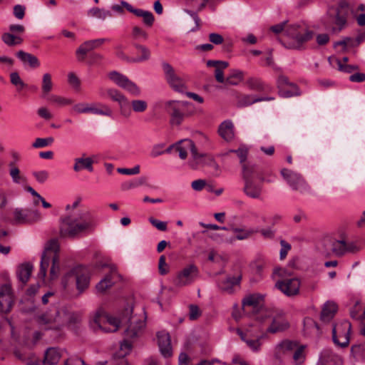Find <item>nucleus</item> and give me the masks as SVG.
Wrapping results in <instances>:
<instances>
[{"instance_id": "f257e3e1", "label": "nucleus", "mask_w": 365, "mask_h": 365, "mask_svg": "<svg viewBox=\"0 0 365 365\" xmlns=\"http://www.w3.org/2000/svg\"><path fill=\"white\" fill-rule=\"evenodd\" d=\"M91 273L88 268L77 266L66 273L61 279V285L65 294L77 298L89 287Z\"/></svg>"}, {"instance_id": "f03ea898", "label": "nucleus", "mask_w": 365, "mask_h": 365, "mask_svg": "<svg viewBox=\"0 0 365 365\" xmlns=\"http://www.w3.org/2000/svg\"><path fill=\"white\" fill-rule=\"evenodd\" d=\"M96 221L88 211H83L75 217L64 218L61 224L60 233L63 237H73L81 232L93 229Z\"/></svg>"}, {"instance_id": "7ed1b4c3", "label": "nucleus", "mask_w": 365, "mask_h": 365, "mask_svg": "<svg viewBox=\"0 0 365 365\" xmlns=\"http://www.w3.org/2000/svg\"><path fill=\"white\" fill-rule=\"evenodd\" d=\"M285 36L289 38L282 45L288 49L302 50L304 45L313 38L314 32L304 24H292L285 29Z\"/></svg>"}, {"instance_id": "20e7f679", "label": "nucleus", "mask_w": 365, "mask_h": 365, "mask_svg": "<svg viewBox=\"0 0 365 365\" xmlns=\"http://www.w3.org/2000/svg\"><path fill=\"white\" fill-rule=\"evenodd\" d=\"M58 251L59 245L56 240H51L46 244L41 255L39 277L44 279L51 262H52L50 270L51 277L55 279L58 277L60 271Z\"/></svg>"}, {"instance_id": "39448f33", "label": "nucleus", "mask_w": 365, "mask_h": 365, "mask_svg": "<svg viewBox=\"0 0 365 365\" xmlns=\"http://www.w3.org/2000/svg\"><path fill=\"white\" fill-rule=\"evenodd\" d=\"M176 145L180 159H186L188 152L191 153L192 159L189 162V165L192 169H197L199 165L204 163V159L207 155L197 152V149L192 140L188 138L180 140L176 143Z\"/></svg>"}, {"instance_id": "423d86ee", "label": "nucleus", "mask_w": 365, "mask_h": 365, "mask_svg": "<svg viewBox=\"0 0 365 365\" xmlns=\"http://www.w3.org/2000/svg\"><path fill=\"white\" fill-rule=\"evenodd\" d=\"M133 309L127 307L123 314V320L127 324L125 334L128 339H135L140 336L145 327V317L132 314Z\"/></svg>"}, {"instance_id": "0eeeda50", "label": "nucleus", "mask_w": 365, "mask_h": 365, "mask_svg": "<svg viewBox=\"0 0 365 365\" xmlns=\"http://www.w3.org/2000/svg\"><path fill=\"white\" fill-rule=\"evenodd\" d=\"M120 324H124L123 317L121 319L104 313H97L90 322V326L94 331L101 330L103 332L116 331Z\"/></svg>"}, {"instance_id": "6e6552de", "label": "nucleus", "mask_w": 365, "mask_h": 365, "mask_svg": "<svg viewBox=\"0 0 365 365\" xmlns=\"http://www.w3.org/2000/svg\"><path fill=\"white\" fill-rule=\"evenodd\" d=\"M188 106V102L180 101H168L165 103V109L170 115L172 125H180L190 115Z\"/></svg>"}, {"instance_id": "1a4fd4ad", "label": "nucleus", "mask_w": 365, "mask_h": 365, "mask_svg": "<svg viewBox=\"0 0 365 365\" xmlns=\"http://www.w3.org/2000/svg\"><path fill=\"white\" fill-rule=\"evenodd\" d=\"M72 111L76 114L93 113L108 117H111L113 115L112 109L101 103H78L73 106Z\"/></svg>"}, {"instance_id": "9d476101", "label": "nucleus", "mask_w": 365, "mask_h": 365, "mask_svg": "<svg viewBox=\"0 0 365 365\" xmlns=\"http://www.w3.org/2000/svg\"><path fill=\"white\" fill-rule=\"evenodd\" d=\"M351 323L346 320L333 324L332 339L334 343L342 348L349 344Z\"/></svg>"}, {"instance_id": "9b49d317", "label": "nucleus", "mask_w": 365, "mask_h": 365, "mask_svg": "<svg viewBox=\"0 0 365 365\" xmlns=\"http://www.w3.org/2000/svg\"><path fill=\"white\" fill-rule=\"evenodd\" d=\"M163 70L170 87L176 92L183 93L186 89L185 79L168 63H163Z\"/></svg>"}, {"instance_id": "f8f14e48", "label": "nucleus", "mask_w": 365, "mask_h": 365, "mask_svg": "<svg viewBox=\"0 0 365 365\" xmlns=\"http://www.w3.org/2000/svg\"><path fill=\"white\" fill-rule=\"evenodd\" d=\"M105 93L110 100L118 103L120 113L122 116L129 118L131 115V110L129 108V101L124 94L118 89L111 88L106 90L101 89L100 96L101 97H104Z\"/></svg>"}, {"instance_id": "ddd939ff", "label": "nucleus", "mask_w": 365, "mask_h": 365, "mask_svg": "<svg viewBox=\"0 0 365 365\" xmlns=\"http://www.w3.org/2000/svg\"><path fill=\"white\" fill-rule=\"evenodd\" d=\"M108 76L116 86L124 89L132 96H139L140 95V88L135 83L130 81L126 76L113 71L110 72L108 74Z\"/></svg>"}, {"instance_id": "4468645a", "label": "nucleus", "mask_w": 365, "mask_h": 365, "mask_svg": "<svg viewBox=\"0 0 365 365\" xmlns=\"http://www.w3.org/2000/svg\"><path fill=\"white\" fill-rule=\"evenodd\" d=\"M108 267V273L96 285V289L98 293L103 294L116 282L122 280V276L118 272L116 267L114 264H103L101 267Z\"/></svg>"}, {"instance_id": "2eb2a0df", "label": "nucleus", "mask_w": 365, "mask_h": 365, "mask_svg": "<svg viewBox=\"0 0 365 365\" xmlns=\"http://www.w3.org/2000/svg\"><path fill=\"white\" fill-rule=\"evenodd\" d=\"M281 175L293 190L301 193L310 191L309 185L299 174L284 168L281 170Z\"/></svg>"}, {"instance_id": "dca6fc26", "label": "nucleus", "mask_w": 365, "mask_h": 365, "mask_svg": "<svg viewBox=\"0 0 365 365\" xmlns=\"http://www.w3.org/2000/svg\"><path fill=\"white\" fill-rule=\"evenodd\" d=\"M198 268L193 264H189L179 272L174 279V284L181 287L194 282L198 276Z\"/></svg>"}, {"instance_id": "f3484780", "label": "nucleus", "mask_w": 365, "mask_h": 365, "mask_svg": "<svg viewBox=\"0 0 365 365\" xmlns=\"http://www.w3.org/2000/svg\"><path fill=\"white\" fill-rule=\"evenodd\" d=\"M349 12V4L346 0H341L338 7L334 11V24L335 27L332 28V31L339 32L346 24V19Z\"/></svg>"}, {"instance_id": "a211bd4d", "label": "nucleus", "mask_w": 365, "mask_h": 365, "mask_svg": "<svg viewBox=\"0 0 365 365\" xmlns=\"http://www.w3.org/2000/svg\"><path fill=\"white\" fill-rule=\"evenodd\" d=\"M40 219L41 215L37 210L16 208L14 211V221L15 224L31 223Z\"/></svg>"}, {"instance_id": "6ab92c4d", "label": "nucleus", "mask_w": 365, "mask_h": 365, "mask_svg": "<svg viewBox=\"0 0 365 365\" xmlns=\"http://www.w3.org/2000/svg\"><path fill=\"white\" fill-rule=\"evenodd\" d=\"M14 304V296L10 284L0 287V312H9Z\"/></svg>"}, {"instance_id": "aec40b11", "label": "nucleus", "mask_w": 365, "mask_h": 365, "mask_svg": "<svg viewBox=\"0 0 365 365\" xmlns=\"http://www.w3.org/2000/svg\"><path fill=\"white\" fill-rule=\"evenodd\" d=\"M295 341L288 339L283 340L277 344L274 348V357L279 363H282L285 356L289 355L297 346Z\"/></svg>"}, {"instance_id": "412c9836", "label": "nucleus", "mask_w": 365, "mask_h": 365, "mask_svg": "<svg viewBox=\"0 0 365 365\" xmlns=\"http://www.w3.org/2000/svg\"><path fill=\"white\" fill-rule=\"evenodd\" d=\"M300 281L298 278L279 280L275 287L288 297L294 296L299 293Z\"/></svg>"}, {"instance_id": "4be33fe9", "label": "nucleus", "mask_w": 365, "mask_h": 365, "mask_svg": "<svg viewBox=\"0 0 365 365\" xmlns=\"http://www.w3.org/2000/svg\"><path fill=\"white\" fill-rule=\"evenodd\" d=\"M121 4L128 11L133 13L138 17H141L143 24L147 27H151L153 25L155 17L151 11L135 9L132 5L125 1H121Z\"/></svg>"}, {"instance_id": "5701e85b", "label": "nucleus", "mask_w": 365, "mask_h": 365, "mask_svg": "<svg viewBox=\"0 0 365 365\" xmlns=\"http://www.w3.org/2000/svg\"><path fill=\"white\" fill-rule=\"evenodd\" d=\"M158 344L160 354L165 358H169L173 355L170 336L165 331H160L157 333Z\"/></svg>"}, {"instance_id": "b1692460", "label": "nucleus", "mask_w": 365, "mask_h": 365, "mask_svg": "<svg viewBox=\"0 0 365 365\" xmlns=\"http://www.w3.org/2000/svg\"><path fill=\"white\" fill-rule=\"evenodd\" d=\"M289 324L282 312H279L272 317L270 326L267 328V331L272 334L280 332L288 329Z\"/></svg>"}, {"instance_id": "393cba45", "label": "nucleus", "mask_w": 365, "mask_h": 365, "mask_svg": "<svg viewBox=\"0 0 365 365\" xmlns=\"http://www.w3.org/2000/svg\"><path fill=\"white\" fill-rule=\"evenodd\" d=\"M241 276L227 277L218 282L220 289L227 294H232L235 292V288L240 285Z\"/></svg>"}, {"instance_id": "a878e982", "label": "nucleus", "mask_w": 365, "mask_h": 365, "mask_svg": "<svg viewBox=\"0 0 365 365\" xmlns=\"http://www.w3.org/2000/svg\"><path fill=\"white\" fill-rule=\"evenodd\" d=\"M243 187L244 193L249 197L252 199H260L262 192V186L259 184H256L254 181H250L247 175L246 176V182H244Z\"/></svg>"}, {"instance_id": "bb28decb", "label": "nucleus", "mask_w": 365, "mask_h": 365, "mask_svg": "<svg viewBox=\"0 0 365 365\" xmlns=\"http://www.w3.org/2000/svg\"><path fill=\"white\" fill-rule=\"evenodd\" d=\"M317 365H342V361L331 350L324 349L320 354Z\"/></svg>"}, {"instance_id": "cd10ccee", "label": "nucleus", "mask_w": 365, "mask_h": 365, "mask_svg": "<svg viewBox=\"0 0 365 365\" xmlns=\"http://www.w3.org/2000/svg\"><path fill=\"white\" fill-rule=\"evenodd\" d=\"M237 333L240 336V339L247 344V346L254 352H259L261 349V339L262 336H257V338H252L248 333H245L240 329L237 330Z\"/></svg>"}, {"instance_id": "c85d7f7f", "label": "nucleus", "mask_w": 365, "mask_h": 365, "mask_svg": "<svg viewBox=\"0 0 365 365\" xmlns=\"http://www.w3.org/2000/svg\"><path fill=\"white\" fill-rule=\"evenodd\" d=\"M337 305L334 302H327L322 309L320 319L324 323L329 322L337 312Z\"/></svg>"}, {"instance_id": "c756f323", "label": "nucleus", "mask_w": 365, "mask_h": 365, "mask_svg": "<svg viewBox=\"0 0 365 365\" xmlns=\"http://www.w3.org/2000/svg\"><path fill=\"white\" fill-rule=\"evenodd\" d=\"M16 56L24 65H29L32 68H36L40 66L39 60L36 56L31 53L24 51H19L16 53Z\"/></svg>"}, {"instance_id": "7c9ffc66", "label": "nucleus", "mask_w": 365, "mask_h": 365, "mask_svg": "<svg viewBox=\"0 0 365 365\" xmlns=\"http://www.w3.org/2000/svg\"><path fill=\"white\" fill-rule=\"evenodd\" d=\"M218 133L225 140L231 141L235 136L232 122L230 120L222 122L219 126Z\"/></svg>"}, {"instance_id": "2f4dec72", "label": "nucleus", "mask_w": 365, "mask_h": 365, "mask_svg": "<svg viewBox=\"0 0 365 365\" xmlns=\"http://www.w3.org/2000/svg\"><path fill=\"white\" fill-rule=\"evenodd\" d=\"M32 271L33 265L31 263H24L19 266L16 271V275L19 282L22 283V285H25L27 283Z\"/></svg>"}, {"instance_id": "473e14b6", "label": "nucleus", "mask_w": 365, "mask_h": 365, "mask_svg": "<svg viewBox=\"0 0 365 365\" xmlns=\"http://www.w3.org/2000/svg\"><path fill=\"white\" fill-rule=\"evenodd\" d=\"M274 97H261L257 98L252 95H245L239 98L237 101L238 107H246L250 106L255 103L260 102L263 101H272Z\"/></svg>"}, {"instance_id": "72a5a7b5", "label": "nucleus", "mask_w": 365, "mask_h": 365, "mask_svg": "<svg viewBox=\"0 0 365 365\" xmlns=\"http://www.w3.org/2000/svg\"><path fill=\"white\" fill-rule=\"evenodd\" d=\"M264 296L259 293H254L247 295L242 300V306L244 309L247 307H252L257 308L261 305L264 301Z\"/></svg>"}, {"instance_id": "f704fd0d", "label": "nucleus", "mask_w": 365, "mask_h": 365, "mask_svg": "<svg viewBox=\"0 0 365 365\" xmlns=\"http://www.w3.org/2000/svg\"><path fill=\"white\" fill-rule=\"evenodd\" d=\"M61 356V355L56 348H48L45 352L43 364L46 365H55L58 362Z\"/></svg>"}, {"instance_id": "c9c22d12", "label": "nucleus", "mask_w": 365, "mask_h": 365, "mask_svg": "<svg viewBox=\"0 0 365 365\" xmlns=\"http://www.w3.org/2000/svg\"><path fill=\"white\" fill-rule=\"evenodd\" d=\"M9 166V175L11 178L12 182L15 184L24 185L27 182L26 177L21 174L20 170L14 165V163L10 162Z\"/></svg>"}, {"instance_id": "e433bc0d", "label": "nucleus", "mask_w": 365, "mask_h": 365, "mask_svg": "<svg viewBox=\"0 0 365 365\" xmlns=\"http://www.w3.org/2000/svg\"><path fill=\"white\" fill-rule=\"evenodd\" d=\"M93 161L91 158H78L75 159V164L73 165V170L76 172H78L83 168L87 169L90 172H93Z\"/></svg>"}, {"instance_id": "4c0bfd02", "label": "nucleus", "mask_w": 365, "mask_h": 365, "mask_svg": "<svg viewBox=\"0 0 365 365\" xmlns=\"http://www.w3.org/2000/svg\"><path fill=\"white\" fill-rule=\"evenodd\" d=\"M88 16L98 19L104 20L107 17H111L112 13L110 11L106 10L104 9L93 7L88 11Z\"/></svg>"}, {"instance_id": "58836bf2", "label": "nucleus", "mask_w": 365, "mask_h": 365, "mask_svg": "<svg viewBox=\"0 0 365 365\" xmlns=\"http://www.w3.org/2000/svg\"><path fill=\"white\" fill-rule=\"evenodd\" d=\"M1 40L9 46L19 45L23 42V38L21 37L9 32L2 34Z\"/></svg>"}, {"instance_id": "ea45409f", "label": "nucleus", "mask_w": 365, "mask_h": 365, "mask_svg": "<svg viewBox=\"0 0 365 365\" xmlns=\"http://www.w3.org/2000/svg\"><path fill=\"white\" fill-rule=\"evenodd\" d=\"M301 94L299 88L294 83H290V86L279 91V95L283 98H290L297 96Z\"/></svg>"}, {"instance_id": "a19ab883", "label": "nucleus", "mask_w": 365, "mask_h": 365, "mask_svg": "<svg viewBox=\"0 0 365 365\" xmlns=\"http://www.w3.org/2000/svg\"><path fill=\"white\" fill-rule=\"evenodd\" d=\"M232 230L238 240H247L257 232V230L254 229L233 228Z\"/></svg>"}, {"instance_id": "79ce46f5", "label": "nucleus", "mask_w": 365, "mask_h": 365, "mask_svg": "<svg viewBox=\"0 0 365 365\" xmlns=\"http://www.w3.org/2000/svg\"><path fill=\"white\" fill-rule=\"evenodd\" d=\"M91 51H93V48L91 44H89V42L88 41L83 42L76 51L78 61H83L85 59L87 53Z\"/></svg>"}, {"instance_id": "37998d69", "label": "nucleus", "mask_w": 365, "mask_h": 365, "mask_svg": "<svg viewBox=\"0 0 365 365\" xmlns=\"http://www.w3.org/2000/svg\"><path fill=\"white\" fill-rule=\"evenodd\" d=\"M129 105H130L131 108H130L132 111L135 113H143L148 109V103L144 100L140 99H134L129 102Z\"/></svg>"}, {"instance_id": "c03bdc74", "label": "nucleus", "mask_w": 365, "mask_h": 365, "mask_svg": "<svg viewBox=\"0 0 365 365\" xmlns=\"http://www.w3.org/2000/svg\"><path fill=\"white\" fill-rule=\"evenodd\" d=\"M133 348L132 343L128 339L123 340L120 345V349L118 353L115 354V358H125V356L130 354Z\"/></svg>"}, {"instance_id": "a18cd8bd", "label": "nucleus", "mask_w": 365, "mask_h": 365, "mask_svg": "<svg viewBox=\"0 0 365 365\" xmlns=\"http://www.w3.org/2000/svg\"><path fill=\"white\" fill-rule=\"evenodd\" d=\"M135 47L138 50H139V51L141 53L142 55L138 58L130 59V62L138 63V62L148 60L150 58V52L147 47H145L143 45H140V44H135Z\"/></svg>"}, {"instance_id": "49530a36", "label": "nucleus", "mask_w": 365, "mask_h": 365, "mask_svg": "<svg viewBox=\"0 0 365 365\" xmlns=\"http://www.w3.org/2000/svg\"><path fill=\"white\" fill-rule=\"evenodd\" d=\"M53 88V83L51 80V76L48 73H46L43 75L42 77V85L41 89L43 96L47 95L49 92L51 91Z\"/></svg>"}, {"instance_id": "de8ad7c7", "label": "nucleus", "mask_w": 365, "mask_h": 365, "mask_svg": "<svg viewBox=\"0 0 365 365\" xmlns=\"http://www.w3.org/2000/svg\"><path fill=\"white\" fill-rule=\"evenodd\" d=\"M146 180L147 179L145 177H140L138 179H135L129 182H125L122 184V189L123 190H128L138 187L145 184Z\"/></svg>"}, {"instance_id": "09e8293b", "label": "nucleus", "mask_w": 365, "mask_h": 365, "mask_svg": "<svg viewBox=\"0 0 365 365\" xmlns=\"http://www.w3.org/2000/svg\"><path fill=\"white\" fill-rule=\"evenodd\" d=\"M304 347L303 346H298L294 350L293 360L294 365H303L305 360V354L304 353Z\"/></svg>"}, {"instance_id": "8fccbe9b", "label": "nucleus", "mask_w": 365, "mask_h": 365, "mask_svg": "<svg viewBox=\"0 0 365 365\" xmlns=\"http://www.w3.org/2000/svg\"><path fill=\"white\" fill-rule=\"evenodd\" d=\"M49 101L53 104L58 106H66L73 104V101L71 98H66L62 96L53 95L48 98Z\"/></svg>"}, {"instance_id": "3c124183", "label": "nucleus", "mask_w": 365, "mask_h": 365, "mask_svg": "<svg viewBox=\"0 0 365 365\" xmlns=\"http://www.w3.org/2000/svg\"><path fill=\"white\" fill-rule=\"evenodd\" d=\"M346 242L344 240H335L332 242V252L336 256H341L345 254Z\"/></svg>"}, {"instance_id": "603ef678", "label": "nucleus", "mask_w": 365, "mask_h": 365, "mask_svg": "<svg viewBox=\"0 0 365 365\" xmlns=\"http://www.w3.org/2000/svg\"><path fill=\"white\" fill-rule=\"evenodd\" d=\"M63 321L69 324H77L81 321V315L78 312H65Z\"/></svg>"}, {"instance_id": "864d4df0", "label": "nucleus", "mask_w": 365, "mask_h": 365, "mask_svg": "<svg viewBox=\"0 0 365 365\" xmlns=\"http://www.w3.org/2000/svg\"><path fill=\"white\" fill-rule=\"evenodd\" d=\"M54 141L53 138L48 137L46 138H38L32 144L34 148H43L51 145Z\"/></svg>"}, {"instance_id": "5fc2aeb1", "label": "nucleus", "mask_w": 365, "mask_h": 365, "mask_svg": "<svg viewBox=\"0 0 365 365\" xmlns=\"http://www.w3.org/2000/svg\"><path fill=\"white\" fill-rule=\"evenodd\" d=\"M236 153L240 159V163L242 164V165L243 164H245V162L247 160L248 154V149L246 146L242 145L237 150H230L227 153Z\"/></svg>"}, {"instance_id": "6e6d98bb", "label": "nucleus", "mask_w": 365, "mask_h": 365, "mask_svg": "<svg viewBox=\"0 0 365 365\" xmlns=\"http://www.w3.org/2000/svg\"><path fill=\"white\" fill-rule=\"evenodd\" d=\"M243 78V73L239 70H235L226 79L228 84L237 85Z\"/></svg>"}, {"instance_id": "4d7b16f0", "label": "nucleus", "mask_w": 365, "mask_h": 365, "mask_svg": "<svg viewBox=\"0 0 365 365\" xmlns=\"http://www.w3.org/2000/svg\"><path fill=\"white\" fill-rule=\"evenodd\" d=\"M132 36L134 39H143L146 40L148 37V35L145 31H144L142 28L135 26L132 29Z\"/></svg>"}, {"instance_id": "13d9d810", "label": "nucleus", "mask_w": 365, "mask_h": 365, "mask_svg": "<svg viewBox=\"0 0 365 365\" xmlns=\"http://www.w3.org/2000/svg\"><path fill=\"white\" fill-rule=\"evenodd\" d=\"M247 175L250 181H253V178L255 175V168L252 166H248L246 164L242 165V179L246 182V176Z\"/></svg>"}, {"instance_id": "bf43d9fd", "label": "nucleus", "mask_w": 365, "mask_h": 365, "mask_svg": "<svg viewBox=\"0 0 365 365\" xmlns=\"http://www.w3.org/2000/svg\"><path fill=\"white\" fill-rule=\"evenodd\" d=\"M336 62L338 68L340 71L347 73H352L354 71L359 70L358 66L344 64L342 63V61H341V60H337Z\"/></svg>"}, {"instance_id": "052dcab7", "label": "nucleus", "mask_w": 365, "mask_h": 365, "mask_svg": "<svg viewBox=\"0 0 365 365\" xmlns=\"http://www.w3.org/2000/svg\"><path fill=\"white\" fill-rule=\"evenodd\" d=\"M11 83L18 87L19 90H21L26 86L24 82L21 80L19 74L17 72H13L10 74Z\"/></svg>"}, {"instance_id": "680f3d73", "label": "nucleus", "mask_w": 365, "mask_h": 365, "mask_svg": "<svg viewBox=\"0 0 365 365\" xmlns=\"http://www.w3.org/2000/svg\"><path fill=\"white\" fill-rule=\"evenodd\" d=\"M33 175L38 182L43 183L48 180L49 173L43 170L34 172Z\"/></svg>"}, {"instance_id": "e2e57ef3", "label": "nucleus", "mask_w": 365, "mask_h": 365, "mask_svg": "<svg viewBox=\"0 0 365 365\" xmlns=\"http://www.w3.org/2000/svg\"><path fill=\"white\" fill-rule=\"evenodd\" d=\"M149 222L150 224L154 226L156 229H158L160 231H166L167 230V222L160 221L159 220H157L154 217H150Z\"/></svg>"}, {"instance_id": "0e129e2a", "label": "nucleus", "mask_w": 365, "mask_h": 365, "mask_svg": "<svg viewBox=\"0 0 365 365\" xmlns=\"http://www.w3.org/2000/svg\"><path fill=\"white\" fill-rule=\"evenodd\" d=\"M117 171L123 175H137L140 173V165H137L132 168H118Z\"/></svg>"}, {"instance_id": "69168bd1", "label": "nucleus", "mask_w": 365, "mask_h": 365, "mask_svg": "<svg viewBox=\"0 0 365 365\" xmlns=\"http://www.w3.org/2000/svg\"><path fill=\"white\" fill-rule=\"evenodd\" d=\"M201 315V312L197 305L191 304L189 307V318L195 320Z\"/></svg>"}, {"instance_id": "338daca9", "label": "nucleus", "mask_w": 365, "mask_h": 365, "mask_svg": "<svg viewBox=\"0 0 365 365\" xmlns=\"http://www.w3.org/2000/svg\"><path fill=\"white\" fill-rule=\"evenodd\" d=\"M26 7L21 4L15 5L14 7V15L18 19H23L25 16Z\"/></svg>"}, {"instance_id": "774afa93", "label": "nucleus", "mask_w": 365, "mask_h": 365, "mask_svg": "<svg viewBox=\"0 0 365 365\" xmlns=\"http://www.w3.org/2000/svg\"><path fill=\"white\" fill-rule=\"evenodd\" d=\"M37 113L41 118L47 120H51L53 117V114L46 107L39 108L37 110Z\"/></svg>"}]
</instances>
